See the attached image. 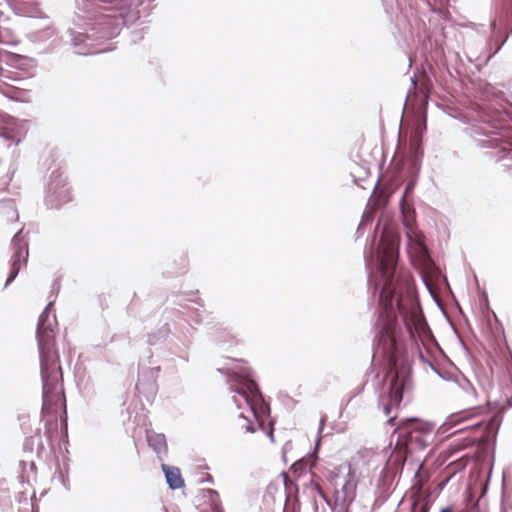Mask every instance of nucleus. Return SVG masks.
I'll list each match as a JSON object with an SVG mask.
<instances>
[{
	"label": "nucleus",
	"mask_w": 512,
	"mask_h": 512,
	"mask_svg": "<svg viewBox=\"0 0 512 512\" xmlns=\"http://www.w3.org/2000/svg\"><path fill=\"white\" fill-rule=\"evenodd\" d=\"M380 271L383 285L379 296V317L375 353L383 360L388 381L387 392L381 395L379 404L391 426H397L404 442L412 451L425 449L434 439V426L418 419H406L397 423V410L403 392L411 381V360L403 340L397 333V313L402 315L406 328L413 337V327L419 330L422 319L415 298L412 279L408 273L397 272L398 243L395 237H381L379 243Z\"/></svg>",
	"instance_id": "obj_1"
},
{
	"label": "nucleus",
	"mask_w": 512,
	"mask_h": 512,
	"mask_svg": "<svg viewBox=\"0 0 512 512\" xmlns=\"http://www.w3.org/2000/svg\"><path fill=\"white\" fill-rule=\"evenodd\" d=\"M51 306L52 303H49L39 317L36 338L43 385L42 414L47 417V422L57 426L58 416L66 415V404L60 356L56 349L58 325L56 319L49 320Z\"/></svg>",
	"instance_id": "obj_2"
},
{
	"label": "nucleus",
	"mask_w": 512,
	"mask_h": 512,
	"mask_svg": "<svg viewBox=\"0 0 512 512\" xmlns=\"http://www.w3.org/2000/svg\"><path fill=\"white\" fill-rule=\"evenodd\" d=\"M484 411L481 407H473L470 409H466L463 411H459L453 413L449 416L447 420V425L454 427L459 426L464 423V425L456 430L454 433L458 432H476L481 431V435L479 437L476 436H468L463 439V444L457 449L468 447L474 444L476 441H484L487 440L492 433L495 432V421L490 420L488 423H485L483 419H478L482 412Z\"/></svg>",
	"instance_id": "obj_3"
},
{
	"label": "nucleus",
	"mask_w": 512,
	"mask_h": 512,
	"mask_svg": "<svg viewBox=\"0 0 512 512\" xmlns=\"http://www.w3.org/2000/svg\"><path fill=\"white\" fill-rule=\"evenodd\" d=\"M325 478L332 490L335 508L347 509L356 495V481L350 465L344 463L327 469Z\"/></svg>",
	"instance_id": "obj_4"
},
{
	"label": "nucleus",
	"mask_w": 512,
	"mask_h": 512,
	"mask_svg": "<svg viewBox=\"0 0 512 512\" xmlns=\"http://www.w3.org/2000/svg\"><path fill=\"white\" fill-rule=\"evenodd\" d=\"M297 493L298 486L288 472H282L276 481L267 486L264 499L266 502L284 501V512H300L303 507Z\"/></svg>",
	"instance_id": "obj_5"
},
{
	"label": "nucleus",
	"mask_w": 512,
	"mask_h": 512,
	"mask_svg": "<svg viewBox=\"0 0 512 512\" xmlns=\"http://www.w3.org/2000/svg\"><path fill=\"white\" fill-rule=\"evenodd\" d=\"M428 479L429 475L427 471L423 468V465H420L415 474L414 484L402 498L401 506L403 509H408L410 512L429 511L432 503V496L424 488Z\"/></svg>",
	"instance_id": "obj_6"
},
{
	"label": "nucleus",
	"mask_w": 512,
	"mask_h": 512,
	"mask_svg": "<svg viewBox=\"0 0 512 512\" xmlns=\"http://www.w3.org/2000/svg\"><path fill=\"white\" fill-rule=\"evenodd\" d=\"M491 127L489 142L498 150L499 158L512 159V125L509 119H495L492 121Z\"/></svg>",
	"instance_id": "obj_7"
},
{
	"label": "nucleus",
	"mask_w": 512,
	"mask_h": 512,
	"mask_svg": "<svg viewBox=\"0 0 512 512\" xmlns=\"http://www.w3.org/2000/svg\"><path fill=\"white\" fill-rule=\"evenodd\" d=\"M12 255L10 259V271L6 280V286L9 285L18 275L19 271L27 266L29 258L28 239L19 231L12 239Z\"/></svg>",
	"instance_id": "obj_8"
},
{
	"label": "nucleus",
	"mask_w": 512,
	"mask_h": 512,
	"mask_svg": "<svg viewBox=\"0 0 512 512\" xmlns=\"http://www.w3.org/2000/svg\"><path fill=\"white\" fill-rule=\"evenodd\" d=\"M234 402L240 408L241 401L249 407V413L257 420L256 407L262 402V395L253 380H246L241 389H237V395L233 397Z\"/></svg>",
	"instance_id": "obj_9"
},
{
	"label": "nucleus",
	"mask_w": 512,
	"mask_h": 512,
	"mask_svg": "<svg viewBox=\"0 0 512 512\" xmlns=\"http://www.w3.org/2000/svg\"><path fill=\"white\" fill-rule=\"evenodd\" d=\"M469 459L470 458L467 455H464L449 463L443 470V475L445 478L438 484L439 488L442 489L453 475L464 470L469 462Z\"/></svg>",
	"instance_id": "obj_10"
},
{
	"label": "nucleus",
	"mask_w": 512,
	"mask_h": 512,
	"mask_svg": "<svg viewBox=\"0 0 512 512\" xmlns=\"http://www.w3.org/2000/svg\"><path fill=\"white\" fill-rule=\"evenodd\" d=\"M162 469L171 489L175 490L184 486V479L179 468L163 464Z\"/></svg>",
	"instance_id": "obj_11"
},
{
	"label": "nucleus",
	"mask_w": 512,
	"mask_h": 512,
	"mask_svg": "<svg viewBox=\"0 0 512 512\" xmlns=\"http://www.w3.org/2000/svg\"><path fill=\"white\" fill-rule=\"evenodd\" d=\"M411 452L412 450L404 441H398L391 454L392 464L397 468H402Z\"/></svg>",
	"instance_id": "obj_12"
},
{
	"label": "nucleus",
	"mask_w": 512,
	"mask_h": 512,
	"mask_svg": "<svg viewBox=\"0 0 512 512\" xmlns=\"http://www.w3.org/2000/svg\"><path fill=\"white\" fill-rule=\"evenodd\" d=\"M311 473V468L309 467V460L300 459L296 461L290 468V472L288 475L294 481L299 480L302 476Z\"/></svg>",
	"instance_id": "obj_13"
},
{
	"label": "nucleus",
	"mask_w": 512,
	"mask_h": 512,
	"mask_svg": "<svg viewBox=\"0 0 512 512\" xmlns=\"http://www.w3.org/2000/svg\"><path fill=\"white\" fill-rule=\"evenodd\" d=\"M426 130V123L425 120H423L422 123H417L414 128L413 132L410 136V149L414 154L418 153V150L421 146L422 142V136L424 131Z\"/></svg>",
	"instance_id": "obj_14"
},
{
	"label": "nucleus",
	"mask_w": 512,
	"mask_h": 512,
	"mask_svg": "<svg viewBox=\"0 0 512 512\" xmlns=\"http://www.w3.org/2000/svg\"><path fill=\"white\" fill-rule=\"evenodd\" d=\"M202 498L209 504L211 512H221V500L218 492L212 489L202 491Z\"/></svg>",
	"instance_id": "obj_15"
},
{
	"label": "nucleus",
	"mask_w": 512,
	"mask_h": 512,
	"mask_svg": "<svg viewBox=\"0 0 512 512\" xmlns=\"http://www.w3.org/2000/svg\"><path fill=\"white\" fill-rule=\"evenodd\" d=\"M239 422L240 427L244 429L246 432L255 431L253 420H251L247 415L241 413L239 416Z\"/></svg>",
	"instance_id": "obj_16"
},
{
	"label": "nucleus",
	"mask_w": 512,
	"mask_h": 512,
	"mask_svg": "<svg viewBox=\"0 0 512 512\" xmlns=\"http://www.w3.org/2000/svg\"><path fill=\"white\" fill-rule=\"evenodd\" d=\"M8 89H10V88H9V86H8V85H6L5 83L0 84V91H1L4 95L9 96V97H11V98H14V96H13V95H11V94L8 92Z\"/></svg>",
	"instance_id": "obj_17"
},
{
	"label": "nucleus",
	"mask_w": 512,
	"mask_h": 512,
	"mask_svg": "<svg viewBox=\"0 0 512 512\" xmlns=\"http://www.w3.org/2000/svg\"><path fill=\"white\" fill-rule=\"evenodd\" d=\"M60 184H61V187H62V188H64V187H65V184L63 183V181H62L61 179H59V180H56V181H55V183H54V182H52V183L50 184V190L55 189V188H56V187H58Z\"/></svg>",
	"instance_id": "obj_18"
},
{
	"label": "nucleus",
	"mask_w": 512,
	"mask_h": 512,
	"mask_svg": "<svg viewBox=\"0 0 512 512\" xmlns=\"http://www.w3.org/2000/svg\"><path fill=\"white\" fill-rule=\"evenodd\" d=\"M311 490L319 493L321 496L323 495L320 486L317 483L312 485Z\"/></svg>",
	"instance_id": "obj_19"
},
{
	"label": "nucleus",
	"mask_w": 512,
	"mask_h": 512,
	"mask_svg": "<svg viewBox=\"0 0 512 512\" xmlns=\"http://www.w3.org/2000/svg\"><path fill=\"white\" fill-rule=\"evenodd\" d=\"M440 512H452V508H442Z\"/></svg>",
	"instance_id": "obj_20"
},
{
	"label": "nucleus",
	"mask_w": 512,
	"mask_h": 512,
	"mask_svg": "<svg viewBox=\"0 0 512 512\" xmlns=\"http://www.w3.org/2000/svg\"><path fill=\"white\" fill-rule=\"evenodd\" d=\"M446 456H447V451L440 452V457H446Z\"/></svg>",
	"instance_id": "obj_21"
},
{
	"label": "nucleus",
	"mask_w": 512,
	"mask_h": 512,
	"mask_svg": "<svg viewBox=\"0 0 512 512\" xmlns=\"http://www.w3.org/2000/svg\"><path fill=\"white\" fill-rule=\"evenodd\" d=\"M136 389L140 390V383L139 382L136 384Z\"/></svg>",
	"instance_id": "obj_22"
}]
</instances>
